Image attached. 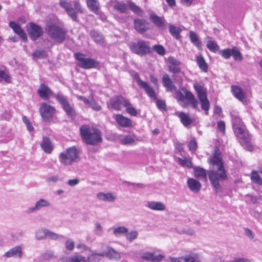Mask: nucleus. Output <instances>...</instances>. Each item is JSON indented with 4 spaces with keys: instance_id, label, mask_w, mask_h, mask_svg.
Returning <instances> with one entry per match:
<instances>
[{
    "instance_id": "nucleus-60",
    "label": "nucleus",
    "mask_w": 262,
    "mask_h": 262,
    "mask_svg": "<svg viewBox=\"0 0 262 262\" xmlns=\"http://www.w3.org/2000/svg\"><path fill=\"white\" fill-rule=\"evenodd\" d=\"M89 106L96 111H99L101 108V106L94 100L90 101Z\"/></svg>"
},
{
    "instance_id": "nucleus-49",
    "label": "nucleus",
    "mask_w": 262,
    "mask_h": 262,
    "mask_svg": "<svg viewBox=\"0 0 262 262\" xmlns=\"http://www.w3.org/2000/svg\"><path fill=\"white\" fill-rule=\"evenodd\" d=\"M207 48L213 52H216L219 49V47L215 41L209 40L207 42Z\"/></svg>"
},
{
    "instance_id": "nucleus-33",
    "label": "nucleus",
    "mask_w": 262,
    "mask_h": 262,
    "mask_svg": "<svg viewBox=\"0 0 262 262\" xmlns=\"http://www.w3.org/2000/svg\"><path fill=\"white\" fill-rule=\"evenodd\" d=\"M86 4L88 7L91 11L99 14V3L98 0H86Z\"/></svg>"
},
{
    "instance_id": "nucleus-43",
    "label": "nucleus",
    "mask_w": 262,
    "mask_h": 262,
    "mask_svg": "<svg viewBox=\"0 0 262 262\" xmlns=\"http://www.w3.org/2000/svg\"><path fill=\"white\" fill-rule=\"evenodd\" d=\"M4 81L6 83L11 82V78L9 74L3 70H0V82Z\"/></svg>"
},
{
    "instance_id": "nucleus-22",
    "label": "nucleus",
    "mask_w": 262,
    "mask_h": 262,
    "mask_svg": "<svg viewBox=\"0 0 262 262\" xmlns=\"http://www.w3.org/2000/svg\"><path fill=\"white\" fill-rule=\"evenodd\" d=\"M37 93L39 96L45 99H48L52 95L51 90L47 85L42 83L38 89Z\"/></svg>"
},
{
    "instance_id": "nucleus-57",
    "label": "nucleus",
    "mask_w": 262,
    "mask_h": 262,
    "mask_svg": "<svg viewBox=\"0 0 262 262\" xmlns=\"http://www.w3.org/2000/svg\"><path fill=\"white\" fill-rule=\"evenodd\" d=\"M66 247L69 251H73L75 247V243L72 239H68L65 243Z\"/></svg>"
},
{
    "instance_id": "nucleus-62",
    "label": "nucleus",
    "mask_w": 262,
    "mask_h": 262,
    "mask_svg": "<svg viewBox=\"0 0 262 262\" xmlns=\"http://www.w3.org/2000/svg\"><path fill=\"white\" fill-rule=\"evenodd\" d=\"M189 149L192 152H194L197 148V143L194 140H191L188 144Z\"/></svg>"
},
{
    "instance_id": "nucleus-47",
    "label": "nucleus",
    "mask_w": 262,
    "mask_h": 262,
    "mask_svg": "<svg viewBox=\"0 0 262 262\" xmlns=\"http://www.w3.org/2000/svg\"><path fill=\"white\" fill-rule=\"evenodd\" d=\"M178 162L182 166L187 167L188 168H191L192 166V163L191 161L189 159L187 158H178Z\"/></svg>"
},
{
    "instance_id": "nucleus-25",
    "label": "nucleus",
    "mask_w": 262,
    "mask_h": 262,
    "mask_svg": "<svg viewBox=\"0 0 262 262\" xmlns=\"http://www.w3.org/2000/svg\"><path fill=\"white\" fill-rule=\"evenodd\" d=\"M187 183L188 188L193 192H199L201 189L202 184L200 182L194 179L189 178L187 180Z\"/></svg>"
},
{
    "instance_id": "nucleus-54",
    "label": "nucleus",
    "mask_w": 262,
    "mask_h": 262,
    "mask_svg": "<svg viewBox=\"0 0 262 262\" xmlns=\"http://www.w3.org/2000/svg\"><path fill=\"white\" fill-rule=\"evenodd\" d=\"M33 58H42L46 56V53L43 50H36L32 54Z\"/></svg>"
},
{
    "instance_id": "nucleus-29",
    "label": "nucleus",
    "mask_w": 262,
    "mask_h": 262,
    "mask_svg": "<svg viewBox=\"0 0 262 262\" xmlns=\"http://www.w3.org/2000/svg\"><path fill=\"white\" fill-rule=\"evenodd\" d=\"M120 141L123 145H134L136 144L137 142L138 141V139H137L136 136L134 135H127L122 136L120 139Z\"/></svg>"
},
{
    "instance_id": "nucleus-21",
    "label": "nucleus",
    "mask_w": 262,
    "mask_h": 262,
    "mask_svg": "<svg viewBox=\"0 0 262 262\" xmlns=\"http://www.w3.org/2000/svg\"><path fill=\"white\" fill-rule=\"evenodd\" d=\"M114 118L118 125L121 127H129L132 126V121L130 119L121 114L115 115Z\"/></svg>"
},
{
    "instance_id": "nucleus-19",
    "label": "nucleus",
    "mask_w": 262,
    "mask_h": 262,
    "mask_svg": "<svg viewBox=\"0 0 262 262\" xmlns=\"http://www.w3.org/2000/svg\"><path fill=\"white\" fill-rule=\"evenodd\" d=\"M141 258L152 262H160L164 258L161 254H156L155 252H143L141 256Z\"/></svg>"
},
{
    "instance_id": "nucleus-52",
    "label": "nucleus",
    "mask_w": 262,
    "mask_h": 262,
    "mask_svg": "<svg viewBox=\"0 0 262 262\" xmlns=\"http://www.w3.org/2000/svg\"><path fill=\"white\" fill-rule=\"evenodd\" d=\"M22 119L24 123L25 124L27 128V129L30 132L33 131L34 127L32 125L31 123L30 122L29 120L28 119V118L25 116H23L22 117Z\"/></svg>"
},
{
    "instance_id": "nucleus-45",
    "label": "nucleus",
    "mask_w": 262,
    "mask_h": 262,
    "mask_svg": "<svg viewBox=\"0 0 262 262\" xmlns=\"http://www.w3.org/2000/svg\"><path fill=\"white\" fill-rule=\"evenodd\" d=\"M101 257H103L102 253H92L88 257V262H99Z\"/></svg>"
},
{
    "instance_id": "nucleus-44",
    "label": "nucleus",
    "mask_w": 262,
    "mask_h": 262,
    "mask_svg": "<svg viewBox=\"0 0 262 262\" xmlns=\"http://www.w3.org/2000/svg\"><path fill=\"white\" fill-rule=\"evenodd\" d=\"M251 179L252 181L258 185H262V179L260 178L258 172L256 171H253L251 174Z\"/></svg>"
},
{
    "instance_id": "nucleus-53",
    "label": "nucleus",
    "mask_w": 262,
    "mask_h": 262,
    "mask_svg": "<svg viewBox=\"0 0 262 262\" xmlns=\"http://www.w3.org/2000/svg\"><path fill=\"white\" fill-rule=\"evenodd\" d=\"M153 50L160 55H164L165 54V50L161 45H155Z\"/></svg>"
},
{
    "instance_id": "nucleus-46",
    "label": "nucleus",
    "mask_w": 262,
    "mask_h": 262,
    "mask_svg": "<svg viewBox=\"0 0 262 262\" xmlns=\"http://www.w3.org/2000/svg\"><path fill=\"white\" fill-rule=\"evenodd\" d=\"M47 229L42 228L38 230L35 233V237L37 239L41 240L46 238Z\"/></svg>"
},
{
    "instance_id": "nucleus-55",
    "label": "nucleus",
    "mask_w": 262,
    "mask_h": 262,
    "mask_svg": "<svg viewBox=\"0 0 262 262\" xmlns=\"http://www.w3.org/2000/svg\"><path fill=\"white\" fill-rule=\"evenodd\" d=\"M129 9L133 10L135 13L141 14L142 12L141 9L132 2H129Z\"/></svg>"
},
{
    "instance_id": "nucleus-59",
    "label": "nucleus",
    "mask_w": 262,
    "mask_h": 262,
    "mask_svg": "<svg viewBox=\"0 0 262 262\" xmlns=\"http://www.w3.org/2000/svg\"><path fill=\"white\" fill-rule=\"evenodd\" d=\"M220 54L225 59H228L231 56V49H227L220 51Z\"/></svg>"
},
{
    "instance_id": "nucleus-38",
    "label": "nucleus",
    "mask_w": 262,
    "mask_h": 262,
    "mask_svg": "<svg viewBox=\"0 0 262 262\" xmlns=\"http://www.w3.org/2000/svg\"><path fill=\"white\" fill-rule=\"evenodd\" d=\"M196 60L197 64L200 69L204 72H206L208 71V65L205 61L203 57L201 55L197 56L196 57Z\"/></svg>"
},
{
    "instance_id": "nucleus-7",
    "label": "nucleus",
    "mask_w": 262,
    "mask_h": 262,
    "mask_svg": "<svg viewBox=\"0 0 262 262\" xmlns=\"http://www.w3.org/2000/svg\"><path fill=\"white\" fill-rule=\"evenodd\" d=\"M176 95V99L182 107H186L187 104L185 102V99H186L189 101L193 108L195 109L198 108V101L190 92L185 90L184 94H183L180 91H177Z\"/></svg>"
},
{
    "instance_id": "nucleus-17",
    "label": "nucleus",
    "mask_w": 262,
    "mask_h": 262,
    "mask_svg": "<svg viewBox=\"0 0 262 262\" xmlns=\"http://www.w3.org/2000/svg\"><path fill=\"white\" fill-rule=\"evenodd\" d=\"M168 70L170 72L173 74H178L180 73L181 68L180 67L181 62L176 59L174 57H170L168 59Z\"/></svg>"
},
{
    "instance_id": "nucleus-2",
    "label": "nucleus",
    "mask_w": 262,
    "mask_h": 262,
    "mask_svg": "<svg viewBox=\"0 0 262 262\" xmlns=\"http://www.w3.org/2000/svg\"><path fill=\"white\" fill-rule=\"evenodd\" d=\"M240 122L241 119L237 117L233 119V125L235 134L242 146L247 150L251 151L253 149V146L250 143L249 135L245 126L241 125Z\"/></svg>"
},
{
    "instance_id": "nucleus-50",
    "label": "nucleus",
    "mask_w": 262,
    "mask_h": 262,
    "mask_svg": "<svg viewBox=\"0 0 262 262\" xmlns=\"http://www.w3.org/2000/svg\"><path fill=\"white\" fill-rule=\"evenodd\" d=\"M47 236L46 238L50 239L57 240L58 238H62L63 236L61 235H58L56 233H54L48 229L47 230Z\"/></svg>"
},
{
    "instance_id": "nucleus-30",
    "label": "nucleus",
    "mask_w": 262,
    "mask_h": 262,
    "mask_svg": "<svg viewBox=\"0 0 262 262\" xmlns=\"http://www.w3.org/2000/svg\"><path fill=\"white\" fill-rule=\"evenodd\" d=\"M146 206L150 209L155 211H164L165 209V205L160 202L149 201Z\"/></svg>"
},
{
    "instance_id": "nucleus-31",
    "label": "nucleus",
    "mask_w": 262,
    "mask_h": 262,
    "mask_svg": "<svg viewBox=\"0 0 262 262\" xmlns=\"http://www.w3.org/2000/svg\"><path fill=\"white\" fill-rule=\"evenodd\" d=\"M102 253V256L107 257L110 259H119L121 257L120 254L119 252L116 251L114 249L111 247H107L106 251Z\"/></svg>"
},
{
    "instance_id": "nucleus-5",
    "label": "nucleus",
    "mask_w": 262,
    "mask_h": 262,
    "mask_svg": "<svg viewBox=\"0 0 262 262\" xmlns=\"http://www.w3.org/2000/svg\"><path fill=\"white\" fill-rule=\"evenodd\" d=\"M45 31L48 35L55 41L62 43L66 38V32L55 24H49L45 27Z\"/></svg>"
},
{
    "instance_id": "nucleus-64",
    "label": "nucleus",
    "mask_w": 262,
    "mask_h": 262,
    "mask_svg": "<svg viewBox=\"0 0 262 262\" xmlns=\"http://www.w3.org/2000/svg\"><path fill=\"white\" fill-rule=\"evenodd\" d=\"M79 183V180L78 179L69 180L67 183L70 186H75L78 185Z\"/></svg>"
},
{
    "instance_id": "nucleus-42",
    "label": "nucleus",
    "mask_w": 262,
    "mask_h": 262,
    "mask_svg": "<svg viewBox=\"0 0 262 262\" xmlns=\"http://www.w3.org/2000/svg\"><path fill=\"white\" fill-rule=\"evenodd\" d=\"M125 107H126V111L129 115L133 116H136L137 115V111L135 107L132 106V104L127 100V102L125 103Z\"/></svg>"
},
{
    "instance_id": "nucleus-36",
    "label": "nucleus",
    "mask_w": 262,
    "mask_h": 262,
    "mask_svg": "<svg viewBox=\"0 0 262 262\" xmlns=\"http://www.w3.org/2000/svg\"><path fill=\"white\" fill-rule=\"evenodd\" d=\"M129 2L127 4L117 2L114 6V8L115 10L122 13H127L129 10Z\"/></svg>"
},
{
    "instance_id": "nucleus-37",
    "label": "nucleus",
    "mask_w": 262,
    "mask_h": 262,
    "mask_svg": "<svg viewBox=\"0 0 262 262\" xmlns=\"http://www.w3.org/2000/svg\"><path fill=\"white\" fill-rule=\"evenodd\" d=\"M194 173L196 178H202L207 181V172L206 170L200 167H194Z\"/></svg>"
},
{
    "instance_id": "nucleus-24",
    "label": "nucleus",
    "mask_w": 262,
    "mask_h": 262,
    "mask_svg": "<svg viewBox=\"0 0 262 262\" xmlns=\"http://www.w3.org/2000/svg\"><path fill=\"white\" fill-rule=\"evenodd\" d=\"M23 256V252L21 250V248L20 246H16L7 252H6L4 256L10 258V257H17L21 258Z\"/></svg>"
},
{
    "instance_id": "nucleus-6",
    "label": "nucleus",
    "mask_w": 262,
    "mask_h": 262,
    "mask_svg": "<svg viewBox=\"0 0 262 262\" xmlns=\"http://www.w3.org/2000/svg\"><path fill=\"white\" fill-rule=\"evenodd\" d=\"M193 86L201 102V108L207 115L210 108V102L207 97L206 89L199 83L194 84Z\"/></svg>"
},
{
    "instance_id": "nucleus-13",
    "label": "nucleus",
    "mask_w": 262,
    "mask_h": 262,
    "mask_svg": "<svg viewBox=\"0 0 262 262\" xmlns=\"http://www.w3.org/2000/svg\"><path fill=\"white\" fill-rule=\"evenodd\" d=\"M55 111L54 107L46 103L41 104L39 110L41 117L46 121H49L52 118Z\"/></svg>"
},
{
    "instance_id": "nucleus-32",
    "label": "nucleus",
    "mask_w": 262,
    "mask_h": 262,
    "mask_svg": "<svg viewBox=\"0 0 262 262\" xmlns=\"http://www.w3.org/2000/svg\"><path fill=\"white\" fill-rule=\"evenodd\" d=\"M151 20L159 28L164 29L165 27V20L163 17H161L155 14L150 16Z\"/></svg>"
},
{
    "instance_id": "nucleus-41",
    "label": "nucleus",
    "mask_w": 262,
    "mask_h": 262,
    "mask_svg": "<svg viewBox=\"0 0 262 262\" xmlns=\"http://www.w3.org/2000/svg\"><path fill=\"white\" fill-rule=\"evenodd\" d=\"M189 37L191 42L194 44L197 48L200 49L201 47V42L198 38L196 33L193 31L189 32Z\"/></svg>"
},
{
    "instance_id": "nucleus-34",
    "label": "nucleus",
    "mask_w": 262,
    "mask_h": 262,
    "mask_svg": "<svg viewBox=\"0 0 262 262\" xmlns=\"http://www.w3.org/2000/svg\"><path fill=\"white\" fill-rule=\"evenodd\" d=\"M177 115L180 118L181 123L184 126L187 127L192 123V119L184 112H178Z\"/></svg>"
},
{
    "instance_id": "nucleus-40",
    "label": "nucleus",
    "mask_w": 262,
    "mask_h": 262,
    "mask_svg": "<svg viewBox=\"0 0 262 262\" xmlns=\"http://www.w3.org/2000/svg\"><path fill=\"white\" fill-rule=\"evenodd\" d=\"M62 262H86V260L84 257L75 254L67 258Z\"/></svg>"
},
{
    "instance_id": "nucleus-48",
    "label": "nucleus",
    "mask_w": 262,
    "mask_h": 262,
    "mask_svg": "<svg viewBox=\"0 0 262 262\" xmlns=\"http://www.w3.org/2000/svg\"><path fill=\"white\" fill-rule=\"evenodd\" d=\"M138 232L136 230H132L129 232H127L126 234V238L127 240L130 242H132L137 238L138 236Z\"/></svg>"
},
{
    "instance_id": "nucleus-1",
    "label": "nucleus",
    "mask_w": 262,
    "mask_h": 262,
    "mask_svg": "<svg viewBox=\"0 0 262 262\" xmlns=\"http://www.w3.org/2000/svg\"><path fill=\"white\" fill-rule=\"evenodd\" d=\"M209 162L211 165V169L208 172V177L215 190L219 192L222 189L220 182L227 179V172L220 154L214 152L209 159Z\"/></svg>"
},
{
    "instance_id": "nucleus-35",
    "label": "nucleus",
    "mask_w": 262,
    "mask_h": 262,
    "mask_svg": "<svg viewBox=\"0 0 262 262\" xmlns=\"http://www.w3.org/2000/svg\"><path fill=\"white\" fill-rule=\"evenodd\" d=\"M232 92L234 96L240 101H243L245 99V97L244 92L239 86H232Z\"/></svg>"
},
{
    "instance_id": "nucleus-15",
    "label": "nucleus",
    "mask_w": 262,
    "mask_h": 262,
    "mask_svg": "<svg viewBox=\"0 0 262 262\" xmlns=\"http://www.w3.org/2000/svg\"><path fill=\"white\" fill-rule=\"evenodd\" d=\"M28 33L33 40H36L42 34V29L34 23L30 24V27L27 29Z\"/></svg>"
},
{
    "instance_id": "nucleus-56",
    "label": "nucleus",
    "mask_w": 262,
    "mask_h": 262,
    "mask_svg": "<svg viewBox=\"0 0 262 262\" xmlns=\"http://www.w3.org/2000/svg\"><path fill=\"white\" fill-rule=\"evenodd\" d=\"M91 35L94 38V40L97 42L100 43L103 40V36L97 32H91Z\"/></svg>"
},
{
    "instance_id": "nucleus-26",
    "label": "nucleus",
    "mask_w": 262,
    "mask_h": 262,
    "mask_svg": "<svg viewBox=\"0 0 262 262\" xmlns=\"http://www.w3.org/2000/svg\"><path fill=\"white\" fill-rule=\"evenodd\" d=\"M134 25L135 29L140 33H143L149 29L148 23L144 20L135 19Z\"/></svg>"
},
{
    "instance_id": "nucleus-11",
    "label": "nucleus",
    "mask_w": 262,
    "mask_h": 262,
    "mask_svg": "<svg viewBox=\"0 0 262 262\" xmlns=\"http://www.w3.org/2000/svg\"><path fill=\"white\" fill-rule=\"evenodd\" d=\"M55 98L60 103L67 115L71 118H74L76 114L75 109L73 106L70 104L67 99L60 94L56 95Z\"/></svg>"
},
{
    "instance_id": "nucleus-63",
    "label": "nucleus",
    "mask_w": 262,
    "mask_h": 262,
    "mask_svg": "<svg viewBox=\"0 0 262 262\" xmlns=\"http://www.w3.org/2000/svg\"><path fill=\"white\" fill-rule=\"evenodd\" d=\"M157 106L158 108L161 110H166V104L165 101L161 100H157Z\"/></svg>"
},
{
    "instance_id": "nucleus-61",
    "label": "nucleus",
    "mask_w": 262,
    "mask_h": 262,
    "mask_svg": "<svg viewBox=\"0 0 262 262\" xmlns=\"http://www.w3.org/2000/svg\"><path fill=\"white\" fill-rule=\"evenodd\" d=\"M59 180V177L58 176H52L48 177L47 179V182L49 184H55Z\"/></svg>"
},
{
    "instance_id": "nucleus-10",
    "label": "nucleus",
    "mask_w": 262,
    "mask_h": 262,
    "mask_svg": "<svg viewBox=\"0 0 262 262\" xmlns=\"http://www.w3.org/2000/svg\"><path fill=\"white\" fill-rule=\"evenodd\" d=\"M74 56L75 58L79 61V66L83 69L95 68L99 65L98 61L92 58H85L84 55L82 54L76 53Z\"/></svg>"
},
{
    "instance_id": "nucleus-16",
    "label": "nucleus",
    "mask_w": 262,
    "mask_h": 262,
    "mask_svg": "<svg viewBox=\"0 0 262 262\" xmlns=\"http://www.w3.org/2000/svg\"><path fill=\"white\" fill-rule=\"evenodd\" d=\"M127 99L122 96H118L111 99L108 103V106L116 110H120L122 106L125 107V103Z\"/></svg>"
},
{
    "instance_id": "nucleus-39",
    "label": "nucleus",
    "mask_w": 262,
    "mask_h": 262,
    "mask_svg": "<svg viewBox=\"0 0 262 262\" xmlns=\"http://www.w3.org/2000/svg\"><path fill=\"white\" fill-rule=\"evenodd\" d=\"M182 29L179 27H177L173 25H169V32L176 39L178 40L180 38V33Z\"/></svg>"
},
{
    "instance_id": "nucleus-14",
    "label": "nucleus",
    "mask_w": 262,
    "mask_h": 262,
    "mask_svg": "<svg viewBox=\"0 0 262 262\" xmlns=\"http://www.w3.org/2000/svg\"><path fill=\"white\" fill-rule=\"evenodd\" d=\"M51 205V202L49 200L44 198H40L35 202L34 206L28 209L27 212L28 213H34L42 208H49Z\"/></svg>"
},
{
    "instance_id": "nucleus-23",
    "label": "nucleus",
    "mask_w": 262,
    "mask_h": 262,
    "mask_svg": "<svg viewBox=\"0 0 262 262\" xmlns=\"http://www.w3.org/2000/svg\"><path fill=\"white\" fill-rule=\"evenodd\" d=\"M97 198L102 201L113 202L116 199V195L112 192H99L97 194Z\"/></svg>"
},
{
    "instance_id": "nucleus-4",
    "label": "nucleus",
    "mask_w": 262,
    "mask_h": 262,
    "mask_svg": "<svg viewBox=\"0 0 262 262\" xmlns=\"http://www.w3.org/2000/svg\"><path fill=\"white\" fill-rule=\"evenodd\" d=\"M80 154L81 150L80 148L75 146L70 147L59 154V161L63 165H72L80 160Z\"/></svg>"
},
{
    "instance_id": "nucleus-28",
    "label": "nucleus",
    "mask_w": 262,
    "mask_h": 262,
    "mask_svg": "<svg viewBox=\"0 0 262 262\" xmlns=\"http://www.w3.org/2000/svg\"><path fill=\"white\" fill-rule=\"evenodd\" d=\"M9 27L13 29L14 32L17 34L23 39L26 40L27 39V36L26 33L17 24L11 21L9 23Z\"/></svg>"
},
{
    "instance_id": "nucleus-8",
    "label": "nucleus",
    "mask_w": 262,
    "mask_h": 262,
    "mask_svg": "<svg viewBox=\"0 0 262 262\" xmlns=\"http://www.w3.org/2000/svg\"><path fill=\"white\" fill-rule=\"evenodd\" d=\"M129 47L133 53L140 56L145 55L151 52L148 42L142 40L132 43Z\"/></svg>"
},
{
    "instance_id": "nucleus-58",
    "label": "nucleus",
    "mask_w": 262,
    "mask_h": 262,
    "mask_svg": "<svg viewBox=\"0 0 262 262\" xmlns=\"http://www.w3.org/2000/svg\"><path fill=\"white\" fill-rule=\"evenodd\" d=\"M231 56H232L235 60L242 59V55L239 51L236 48L231 49Z\"/></svg>"
},
{
    "instance_id": "nucleus-18",
    "label": "nucleus",
    "mask_w": 262,
    "mask_h": 262,
    "mask_svg": "<svg viewBox=\"0 0 262 262\" xmlns=\"http://www.w3.org/2000/svg\"><path fill=\"white\" fill-rule=\"evenodd\" d=\"M172 262H199L198 254L191 253L180 257H170Z\"/></svg>"
},
{
    "instance_id": "nucleus-27",
    "label": "nucleus",
    "mask_w": 262,
    "mask_h": 262,
    "mask_svg": "<svg viewBox=\"0 0 262 262\" xmlns=\"http://www.w3.org/2000/svg\"><path fill=\"white\" fill-rule=\"evenodd\" d=\"M162 80L163 86L167 91L172 92L176 90V86L168 74L164 75Z\"/></svg>"
},
{
    "instance_id": "nucleus-9",
    "label": "nucleus",
    "mask_w": 262,
    "mask_h": 262,
    "mask_svg": "<svg viewBox=\"0 0 262 262\" xmlns=\"http://www.w3.org/2000/svg\"><path fill=\"white\" fill-rule=\"evenodd\" d=\"M60 4L67 12L69 16L74 20H77V13H82L83 9L77 1L74 2V9L71 7V4L63 0L60 2Z\"/></svg>"
},
{
    "instance_id": "nucleus-20",
    "label": "nucleus",
    "mask_w": 262,
    "mask_h": 262,
    "mask_svg": "<svg viewBox=\"0 0 262 262\" xmlns=\"http://www.w3.org/2000/svg\"><path fill=\"white\" fill-rule=\"evenodd\" d=\"M40 146L47 154H51L54 149V145L51 139L47 137H43Z\"/></svg>"
},
{
    "instance_id": "nucleus-51",
    "label": "nucleus",
    "mask_w": 262,
    "mask_h": 262,
    "mask_svg": "<svg viewBox=\"0 0 262 262\" xmlns=\"http://www.w3.org/2000/svg\"><path fill=\"white\" fill-rule=\"evenodd\" d=\"M127 232V228L123 226H120L114 229L113 233L116 236H118L122 234L126 233Z\"/></svg>"
},
{
    "instance_id": "nucleus-12",
    "label": "nucleus",
    "mask_w": 262,
    "mask_h": 262,
    "mask_svg": "<svg viewBox=\"0 0 262 262\" xmlns=\"http://www.w3.org/2000/svg\"><path fill=\"white\" fill-rule=\"evenodd\" d=\"M132 77L135 80H136L139 86L145 90L149 97L157 100L156 94L153 89L147 82L142 81L140 79V76L137 73L135 72L133 73Z\"/></svg>"
},
{
    "instance_id": "nucleus-3",
    "label": "nucleus",
    "mask_w": 262,
    "mask_h": 262,
    "mask_svg": "<svg viewBox=\"0 0 262 262\" xmlns=\"http://www.w3.org/2000/svg\"><path fill=\"white\" fill-rule=\"evenodd\" d=\"M80 133L83 141L89 145H96L101 142V134L99 130L87 125L81 126Z\"/></svg>"
}]
</instances>
